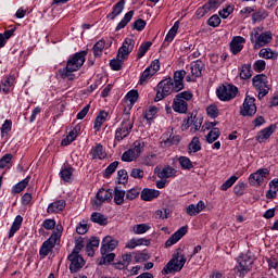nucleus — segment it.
Masks as SVG:
<instances>
[{"label": "nucleus", "mask_w": 278, "mask_h": 278, "mask_svg": "<svg viewBox=\"0 0 278 278\" xmlns=\"http://www.w3.org/2000/svg\"><path fill=\"white\" fill-rule=\"evenodd\" d=\"M10 162H12V154H5L0 159V168H7Z\"/></svg>", "instance_id": "obj_62"}, {"label": "nucleus", "mask_w": 278, "mask_h": 278, "mask_svg": "<svg viewBox=\"0 0 278 278\" xmlns=\"http://www.w3.org/2000/svg\"><path fill=\"white\" fill-rule=\"evenodd\" d=\"M201 125H203V118L195 116L188 117L184 124L182 129H190V131H199L201 129Z\"/></svg>", "instance_id": "obj_13"}, {"label": "nucleus", "mask_w": 278, "mask_h": 278, "mask_svg": "<svg viewBox=\"0 0 278 278\" xmlns=\"http://www.w3.org/2000/svg\"><path fill=\"white\" fill-rule=\"evenodd\" d=\"M116 168H118V161H114L113 163H111L104 173V177H110L111 175H113V173L116 172Z\"/></svg>", "instance_id": "obj_52"}, {"label": "nucleus", "mask_w": 278, "mask_h": 278, "mask_svg": "<svg viewBox=\"0 0 278 278\" xmlns=\"http://www.w3.org/2000/svg\"><path fill=\"white\" fill-rule=\"evenodd\" d=\"M138 90H130L127 94H126V99L131 103H136V101H138Z\"/></svg>", "instance_id": "obj_59"}, {"label": "nucleus", "mask_w": 278, "mask_h": 278, "mask_svg": "<svg viewBox=\"0 0 278 278\" xmlns=\"http://www.w3.org/2000/svg\"><path fill=\"white\" fill-rule=\"evenodd\" d=\"M177 31H179V22H175L174 26L169 29L168 34L165 37L166 42H173L175 36H177Z\"/></svg>", "instance_id": "obj_38"}, {"label": "nucleus", "mask_w": 278, "mask_h": 278, "mask_svg": "<svg viewBox=\"0 0 278 278\" xmlns=\"http://www.w3.org/2000/svg\"><path fill=\"white\" fill-rule=\"evenodd\" d=\"M134 18V11H129L125 14L124 18L117 24L116 31H119V29H124V27H127V24Z\"/></svg>", "instance_id": "obj_35"}, {"label": "nucleus", "mask_w": 278, "mask_h": 278, "mask_svg": "<svg viewBox=\"0 0 278 278\" xmlns=\"http://www.w3.org/2000/svg\"><path fill=\"white\" fill-rule=\"evenodd\" d=\"M236 181H238V177L236 176H231L228 180H226L222 186H220V190H223L224 192L229 190V188H231V186H233L236 184Z\"/></svg>", "instance_id": "obj_50"}, {"label": "nucleus", "mask_w": 278, "mask_h": 278, "mask_svg": "<svg viewBox=\"0 0 278 278\" xmlns=\"http://www.w3.org/2000/svg\"><path fill=\"white\" fill-rule=\"evenodd\" d=\"M53 243H51V241L47 240L42 243L41 248H40V255L41 257H47V255H49V253H51V251L53 250Z\"/></svg>", "instance_id": "obj_37"}, {"label": "nucleus", "mask_w": 278, "mask_h": 278, "mask_svg": "<svg viewBox=\"0 0 278 278\" xmlns=\"http://www.w3.org/2000/svg\"><path fill=\"white\" fill-rule=\"evenodd\" d=\"M178 162L185 170H190V168H193L192 161L188 156H180L178 159Z\"/></svg>", "instance_id": "obj_43"}, {"label": "nucleus", "mask_w": 278, "mask_h": 278, "mask_svg": "<svg viewBox=\"0 0 278 278\" xmlns=\"http://www.w3.org/2000/svg\"><path fill=\"white\" fill-rule=\"evenodd\" d=\"M192 97L193 94L190 91L177 93L172 104L174 112L186 114L188 112V101H192Z\"/></svg>", "instance_id": "obj_2"}, {"label": "nucleus", "mask_w": 278, "mask_h": 278, "mask_svg": "<svg viewBox=\"0 0 278 278\" xmlns=\"http://www.w3.org/2000/svg\"><path fill=\"white\" fill-rule=\"evenodd\" d=\"M130 177L134 179H143L144 178V170L140 168H132L130 172Z\"/></svg>", "instance_id": "obj_58"}, {"label": "nucleus", "mask_w": 278, "mask_h": 278, "mask_svg": "<svg viewBox=\"0 0 278 278\" xmlns=\"http://www.w3.org/2000/svg\"><path fill=\"white\" fill-rule=\"evenodd\" d=\"M256 113L257 106L255 105V98L247 96L240 109L241 116H255Z\"/></svg>", "instance_id": "obj_10"}, {"label": "nucleus", "mask_w": 278, "mask_h": 278, "mask_svg": "<svg viewBox=\"0 0 278 278\" xmlns=\"http://www.w3.org/2000/svg\"><path fill=\"white\" fill-rule=\"evenodd\" d=\"M135 45L136 40L131 38H126L122 47L117 51V58H122V60H127V58H129V53L134 51Z\"/></svg>", "instance_id": "obj_12"}, {"label": "nucleus", "mask_w": 278, "mask_h": 278, "mask_svg": "<svg viewBox=\"0 0 278 278\" xmlns=\"http://www.w3.org/2000/svg\"><path fill=\"white\" fill-rule=\"evenodd\" d=\"M258 58H263V60H277L278 53L270 48H263L258 52Z\"/></svg>", "instance_id": "obj_26"}, {"label": "nucleus", "mask_w": 278, "mask_h": 278, "mask_svg": "<svg viewBox=\"0 0 278 278\" xmlns=\"http://www.w3.org/2000/svg\"><path fill=\"white\" fill-rule=\"evenodd\" d=\"M106 119H108V112L100 111V113L98 114L94 121L96 131H99V129H101V126L103 125V123H105Z\"/></svg>", "instance_id": "obj_32"}, {"label": "nucleus", "mask_w": 278, "mask_h": 278, "mask_svg": "<svg viewBox=\"0 0 278 278\" xmlns=\"http://www.w3.org/2000/svg\"><path fill=\"white\" fill-rule=\"evenodd\" d=\"M117 177H118V184H123L125 186V184H127V179H129V176L127 175V170L125 169H119L117 172Z\"/></svg>", "instance_id": "obj_54"}, {"label": "nucleus", "mask_w": 278, "mask_h": 278, "mask_svg": "<svg viewBox=\"0 0 278 278\" xmlns=\"http://www.w3.org/2000/svg\"><path fill=\"white\" fill-rule=\"evenodd\" d=\"M131 129H134V119L126 113L123 115L121 126L115 131V140L121 142V140H124V138H127L131 134Z\"/></svg>", "instance_id": "obj_4"}, {"label": "nucleus", "mask_w": 278, "mask_h": 278, "mask_svg": "<svg viewBox=\"0 0 278 278\" xmlns=\"http://www.w3.org/2000/svg\"><path fill=\"white\" fill-rule=\"evenodd\" d=\"M151 227L147 224H138L134 226L132 231L134 233L140 235V233H147Z\"/></svg>", "instance_id": "obj_46"}, {"label": "nucleus", "mask_w": 278, "mask_h": 278, "mask_svg": "<svg viewBox=\"0 0 278 278\" xmlns=\"http://www.w3.org/2000/svg\"><path fill=\"white\" fill-rule=\"evenodd\" d=\"M9 131H12V121L7 119L1 127L2 137L5 136V134H9Z\"/></svg>", "instance_id": "obj_60"}, {"label": "nucleus", "mask_w": 278, "mask_h": 278, "mask_svg": "<svg viewBox=\"0 0 278 278\" xmlns=\"http://www.w3.org/2000/svg\"><path fill=\"white\" fill-rule=\"evenodd\" d=\"M160 197V191L155 189H143L141 191L142 201H153V199H157Z\"/></svg>", "instance_id": "obj_24"}, {"label": "nucleus", "mask_w": 278, "mask_h": 278, "mask_svg": "<svg viewBox=\"0 0 278 278\" xmlns=\"http://www.w3.org/2000/svg\"><path fill=\"white\" fill-rule=\"evenodd\" d=\"M186 265V255H179V252H176L172 260L165 265L162 269V275H170V273H179Z\"/></svg>", "instance_id": "obj_3"}, {"label": "nucleus", "mask_w": 278, "mask_h": 278, "mask_svg": "<svg viewBox=\"0 0 278 278\" xmlns=\"http://www.w3.org/2000/svg\"><path fill=\"white\" fill-rule=\"evenodd\" d=\"M73 167L65 165L62 169H61V179H63V181H71V179L73 178Z\"/></svg>", "instance_id": "obj_36"}, {"label": "nucleus", "mask_w": 278, "mask_h": 278, "mask_svg": "<svg viewBox=\"0 0 278 278\" xmlns=\"http://www.w3.org/2000/svg\"><path fill=\"white\" fill-rule=\"evenodd\" d=\"M21 225H23V217L21 215H17L13 222L11 229H10L9 238L14 237V233H16L18 231V229H21Z\"/></svg>", "instance_id": "obj_33"}, {"label": "nucleus", "mask_w": 278, "mask_h": 278, "mask_svg": "<svg viewBox=\"0 0 278 278\" xmlns=\"http://www.w3.org/2000/svg\"><path fill=\"white\" fill-rule=\"evenodd\" d=\"M173 92H180V91L179 89L175 88V83H173V79L166 78L159 83L156 97L154 101H162V99H165V97L173 94Z\"/></svg>", "instance_id": "obj_5"}, {"label": "nucleus", "mask_w": 278, "mask_h": 278, "mask_svg": "<svg viewBox=\"0 0 278 278\" xmlns=\"http://www.w3.org/2000/svg\"><path fill=\"white\" fill-rule=\"evenodd\" d=\"M254 49H262V47H266L273 40V33L265 31L260 34V28L254 29Z\"/></svg>", "instance_id": "obj_9"}, {"label": "nucleus", "mask_w": 278, "mask_h": 278, "mask_svg": "<svg viewBox=\"0 0 278 278\" xmlns=\"http://www.w3.org/2000/svg\"><path fill=\"white\" fill-rule=\"evenodd\" d=\"M268 173L269 172L267 168L258 169L256 173L250 176L249 178L250 184H252V186H262Z\"/></svg>", "instance_id": "obj_16"}, {"label": "nucleus", "mask_w": 278, "mask_h": 278, "mask_svg": "<svg viewBox=\"0 0 278 278\" xmlns=\"http://www.w3.org/2000/svg\"><path fill=\"white\" fill-rule=\"evenodd\" d=\"M97 201L94 202L98 206L103 205L105 201L110 202L113 199L112 189H100L96 195Z\"/></svg>", "instance_id": "obj_18"}, {"label": "nucleus", "mask_w": 278, "mask_h": 278, "mask_svg": "<svg viewBox=\"0 0 278 278\" xmlns=\"http://www.w3.org/2000/svg\"><path fill=\"white\" fill-rule=\"evenodd\" d=\"M155 75L154 73L151 72V70H144V72L141 74L139 84L140 86L147 84L149 81V78L153 77Z\"/></svg>", "instance_id": "obj_47"}, {"label": "nucleus", "mask_w": 278, "mask_h": 278, "mask_svg": "<svg viewBox=\"0 0 278 278\" xmlns=\"http://www.w3.org/2000/svg\"><path fill=\"white\" fill-rule=\"evenodd\" d=\"M275 125H270L269 127L258 131V134L256 135L257 142H266V140H268V138H270V136L275 134Z\"/></svg>", "instance_id": "obj_20"}, {"label": "nucleus", "mask_w": 278, "mask_h": 278, "mask_svg": "<svg viewBox=\"0 0 278 278\" xmlns=\"http://www.w3.org/2000/svg\"><path fill=\"white\" fill-rule=\"evenodd\" d=\"M147 27V22L142 18H139L134 22L132 29H137V31H142Z\"/></svg>", "instance_id": "obj_55"}, {"label": "nucleus", "mask_w": 278, "mask_h": 278, "mask_svg": "<svg viewBox=\"0 0 278 278\" xmlns=\"http://www.w3.org/2000/svg\"><path fill=\"white\" fill-rule=\"evenodd\" d=\"M217 97L220 101H231L238 96V87L233 85H222L217 88Z\"/></svg>", "instance_id": "obj_8"}, {"label": "nucleus", "mask_w": 278, "mask_h": 278, "mask_svg": "<svg viewBox=\"0 0 278 278\" xmlns=\"http://www.w3.org/2000/svg\"><path fill=\"white\" fill-rule=\"evenodd\" d=\"M91 220L98 225H108V217L101 213H92Z\"/></svg>", "instance_id": "obj_41"}, {"label": "nucleus", "mask_w": 278, "mask_h": 278, "mask_svg": "<svg viewBox=\"0 0 278 278\" xmlns=\"http://www.w3.org/2000/svg\"><path fill=\"white\" fill-rule=\"evenodd\" d=\"M151 255L147 252H137L135 253V262L140 263V262H147V260H150Z\"/></svg>", "instance_id": "obj_53"}, {"label": "nucleus", "mask_w": 278, "mask_h": 278, "mask_svg": "<svg viewBox=\"0 0 278 278\" xmlns=\"http://www.w3.org/2000/svg\"><path fill=\"white\" fill-rule=\"evenodd\" d=\"M207 25H210V27H218V25H220V17L218 15L211 16L207 21Z\"/></svg>", "instance_id": "obj_61"}, {"label": "nucleus", "mask_w": 278, "mask_h": 278, "mask_svg": "<svg viewBox=\"0 0 278 278\" xmlns=\"http://www.w3.org/2000/svg\"><path fill=\"white\" fill-rule=\"evenodd\" d=\"M177 170L170 166L163 167L160 172H157V177L160 179H168L174 177Z\"/></svg>", "instance_id": "obj_29"}, {"label": "nucleus", "mask_w": 278, "mask_h": 278, "mask_svg": "<svg viewBox=\"0 0 278 278\" xmlns=\"http://www.w3.org/2000/svg\"><path fill=\"white\" fill-rule=\"evenodd\" d=\"M142 151H144V142L135 141L134 148L123 153L122 162H134L138 160L139 155H142Z\"/></svg>", "instance_id": "obj_7"}, {"label": "nucleus", "mask_w": 278, "mask_h": 278, "mask_svg": "<svg viewBox=\"0 0 278 278\" xmlns=\"http://www.w3.org/2000/svg\"><path fill=\"white\" fill-rule=\"evenodd\" d=\"M240 79H251V64H243L239 74Z\"/></svg>", "instance_id": "obj_39"}, {"label": "nucleus", "mask_w": 278, "mask_h": 278, "mask_svg": "<svg viewBox=\"0 0 278 278\" xmlns=\"http://www.w3.org/2000/svg\"><path fill=\"white\" fill-rule=\"evenodd\" d=\"M67 260L71 262L70 264L71 273H78L86 265V261H84V257H81V255L74 252H72L68 255Z\"/></svg>", "instance_id": "obj_11"}, {"label": "nucleus", "mask_w": 278, "mask_h": 278, "mask_svg": "<svg viewBox=\"0 0 278 278\" xmlns=\"http://www.w3.org/2000/svg\"><path fill=\"white\" fill-rule=\"evenodd\" d=\"M90 154L92 155L93 160H105L108 156L105 151H103V146L101 143H98L96 147H93Z\"/></svg>", "instance_id": "obj_23"}, {"label": "nucleus", "mask_w": 278, "mask_h": 278, "mask_svg": "<svg viewBox=\"0 0 278 278\" xmlns=\"http://www.w3.org/2000/svg\"><path fill=\"white\" fill-rule=\"evenodd\" d=\"M252 264H253V258L242 255L238 258L237 270L241 275H247V273L251 270Z\"/></svg>", "instance_id": "obj_15"}, {"label": "nucleus", "mask_w": 278, "mask_h": 278, "mask_svg": "<svg viewBox=\"0 0 278 278\" xmlns=\"http://www.w3.org/2000/svg\"><path fill=\"white\" fill-rule=\"evenodd\" d=\"M205 68V64L201 61H195L191 64V75L192 77H201L203 75V70Z\"/></svg>", "instance_id": "obj_25"}, {"label": "nucleus", "mask_w": 278, "mask_h": 278, "mask_svg": "<svg viewBox=\"0 0 278 278\" xmlns=\"http://www.w3.org/2000/svg\"><path fill=\"white\" fill-rule=\"evenodd\" d=\"M30 179H31V177L27 176L24 180L17 182L12 189L13 194H21V192H23V190H25V188H27V186H29Z\"/></svg>", "instance_id": "obj_31"}, {"label": "nucleus", "mask_w": 278, "mask_h": 278, "mask_svg": "<svg viewBox=\"0 0 278 278\" xmlns=\"http://www.w3.org/2000/svg\"><path fill=\"white\" fill-rule=\"evenodd\" d=\"M64 207H66V201L59 200V201L51 203L48 206L47 212H48V214H58L59 212H62L64 210Z\"/></svg>", "instance_id": "obj_22"}, {"label": "nucleus", "mask_w": 278, "mask_h": 278, "mask_svg": "<svg viewBox=\"0 0 278 278\" xmlns=\"http://www.w3.org/2000/svg\"><path fill=\"white\" fill-rule=\"evenodd\" d=\"M123 62H125V59L116 56V59L111 60L110 66L112 71H121L123 68Z\"/></svg>", "instance_id": "obj_42"}, {"label": "nucleus", "mask_w": 278, "mask_h": 278, "mask_svg": "<svg viewBox=\"0 0 278 278\" xmlns=\"http://www.w3.org/2000/svg\"><path fill=\"white\" fill-rule=\"evenodd\" d=\"M118 247V241L112 239V237L106 236L102 240V247H101V253L103 255H108V253H111V251H114Z\"/></svg>", "instance_id": "obj_17"}, {"label": "nucleus", "mask_w": 278, "mask_h": 278, "mask_svg": "<svg viewBox=\"0 0 278 278\" xmlns=\"http://www.w3.org/2000/svg\"><path fill=\"white\" fill-rule=\"evenodd\" d=\"M189 150L193 151V153H198V151H201V141H199L198 137H194L189 143Z\"/></svg>", "instance_id": "obj_49"}, {"label": "nucleus", "mask_w": 278, "mask_h": 278, "mask_svg": "<svg viewBox=\"0 0 278 278\" xmlns=\"http://www.w3.org/2000/svg\"><path fill=\"white\" fill-rule=\"evenodd\" d=\"M267 17H268V13L264 10H258L256 13L252 14V21H254V23L264 21V18H267Z\"/></svg>", "instance_id": "obj_45"}, {"label": "nucleus", "mask_w": 278, "mask_h": 278, "mask_svg": "<svg viewBox=\"0 0 278 278\" xmlns=\"http://www.w3.org/2000/svg\"><path fill=\"white\" fill-rule=\"evenodd\" d=\"M103 49H105V40L101 39L92 48L94 58H101Z\"/></svg>", "instance_id": "obj_34"}, {"label": "nucleus", "mask_w": 278, "mask_h": 278, "mask_svg": "<svg viewBox=\"0 0 278 278\" xmlns=\"http://www.w3.org/2000/svg\"><path fill=\"white\" fill-rule=\"evenodd\" d=\"M220 137V129L213 128L206 136V141L212 144V142H216Z\"/></svg>", "instance_id": "obj_40"}, {"label": "nucleus", "mask_w": 278, "mask_h": 278, "mask_svg": "<svg viewBox=\"0 0 278 278\" xmlns=\"http://www.w3.org/2000/svg\"><path fill=\"white\" fill-rule=\"evenodd\" d=\"M232 12H233V7L228 5L222 11H219V16H222V18H228L229 14H231Z\"/></svg>", "instance_id": "obj_64"}, {"label": "nucleus", "mask_w": 278, "mask_h": 278, "mask_svg": "<svg viewBox=\"0 0 278 278\" xmlns=\"http://www.w3.org/2000/svg\"><path fill=\"white\" fill-rule=\"evenodd\" d=\"M147 70L150 71V73H153L155 75V73L160 71V60L152 61L150 66L147 67Z\"/></svg>", "instance_id": "obj_63"}, {"label": "nucleus", "mask_w": 278, "mask_h": 278, "mask_svg": "<svg viewBox=\"0 0 278 278\" xmlns=\"http://www.w3.org/2000/svg\"><path fill=\"white\" fill-rule=\"evenodd\" d=\"M140 197V188H132L126 192V199L128 201H134V199H138Z\"/></svg>", "instance_id": "obj_48"}, {"label": "nucleus", "mask_w": 278, "mask_h": 278, "mask_svg": "<svg viewBox=\"0 0 278 278\" xmlns=\"http://www.w3.org/2000/svg\"><path fill=\"white\" fill-rule=\"evenodd\" d=\"M16 78L12 75L5 78V80L0 85V90L4 92V94H8L14 87V81Z\"/></svg>", "instance_id": "obj_27"}, {"label": "nucleus", "mask_w": 278, "mask_h": 278, "mask_svg": "<svg viewBox=\"0 0 278 278\" xmlns=\"http://www.w3.org/2000/svg\"><path fill=\"white\" fill-rule=\"evenodd\" d=\"M125 10V0L118 1L114 7L113 11L108 15V18L114 21L118 14H121Z\"/></svg>", "instance_id": "obj_28"}, {"label": "nucleus", "mask_w": 278, "mask_h": 278, "mask_svg": "<svg viewBox=\"0 0 278 278\" xmlns=\"http://www.w3.org/2000/svg\"><path fill=\"white\" fill-rule=\"evenodd\" d=\"M186 77V71L181 70L174 73V80L173 84L175 85L176 90H184V79Z\"/></svg>", "instance_id": "obj_21"}, {"label": "nucleus", "mask_w": 278, "mask_h": 278, "mask_svg": "<svg viewBox=\"0 0 278 278\" xmlns=\"http://www.w3.org/2000/svg\"><path fill=\"white\" fill-rule=\"evenodd\" d=\"M188 233V226L180 227L176 232H174L165 242L166 249L168 247H173V244H177L178 240L184 238Z\"/></svg>", "instance_id": "obj_14"}, {"label": "nucleus", "mask_w": 278, "mask_h": 278, "mask_svg": "<svg viewBox=\"0 0 278 278\" xmlns=\"http://www.w3.org/2000/svg\"><path fill=\"white\" fill-rule=\"evenodd\" d=\"M87 55V50L75 53L73 58L67 61L66 67L59 70L60 77H62V79H68L70 81H73V79H75V74L73 73L79 71L84 66V62H86Z\"/></svg>", "instance_id": "obj_1"}, {"label": "nucleus", "mask_w": 278, "mask_h": 278, "mask_svg": "<svg viewBox=\"0 0 278 278\" xmlns=\"http://www.w3.org/2000/svg\"><path fill=\"white\" fill-rule=\"evenodd\" d=\"M253 70L255 71V73H262L263 71H266V61H255V63L253 64Z\"/></svg>", "instance_id": "obj_51"}, {"label": "nucleus", "mask_w": 278, "mask_h": 278, "mask_svg": "<svg viewBox=\"0 0 278 278\" xmlns=\"http://www.w3.org/2000/svg\"><path fill=\"white\" fill-rule=\"evenodd\" d=\"M153 43L151 41H148L146 43H142L140 47H139V50H138V53H137V58L140 59V58H144V55L147 54V52L149 51V49H151V46Z\"/></svg>", "instance_id": "obj_44"}, {"label": "nucleus", "mask_w": 278, "mask_h": 278, "mask_svg": "<svg viewBox=\"0 0 278 278\" xmlns=\"http://www.w3.org/2000/svg\"><path fill=\"white\" fill-rule=\"evenodd\" d=\"M125 190L121 189V187L114 188V203L115 205H123L125 203Z\"/></svg>", "instance_id": "obj_30"}, {"label": "nucleus", "mask_w": 278, "mask_h": 278, "mask_svg": "<svg viewBox=\"0 0 278 278\" xmlns=\"http://www.w3.org/2000/svg\"><path fill=\"white\" fill-rule=\"evenodd\" d=\"M206 113L211 118L218 117V108L214 104L206 108Z\"/></svg>", "instance_id": "obj_56"}, {"label": "nucleus", "mask_w": 278, "mask_h": 278, "mask_svg": "<svg viewBox=\"0 0 278 278\" xmlns=\"http://www.w3.org/2000/svg\"><path fill=\"white\" fill-rule=\"evenodd\" d=\"M247 40L244 37H235L232 41L230 42V51L233 53V55H238L242 49H244V43Z\"/></svg>", "instance_id": "obj_19"}, {"label": "nucleus", "mask_w": 278, "mask_h": 278, "mask_svg": "<svg viewBox=\"0 0 278 278\" xmlns=\"http://www.w3.org/2000/svg\"><path fill=\"white\" fill-rule=\"evenodd\" d=\"M252 84L256 92H258L257 98L260 100L264 99V97H266V94H268V92L270 91V86H268V76H266L265 74H258L254 76L252 78Z\"/></svg>", "instance_id": "obj_6"}, {"label": "nucleus", "mask_w": 278, "mask_h": 278, "mask_svg": "<svg viewBox=\"0 0 278 278\" xmlns=\"http://www.w3.org/2000/svg\"><path fill=\"white\" fill-rule=\"evenodd\" d=\"M157 114V106H150L148 111H146L144 118L147 121H153V116Z\"/></svg>", "instance_id": "obj_57"}]
</instances>
